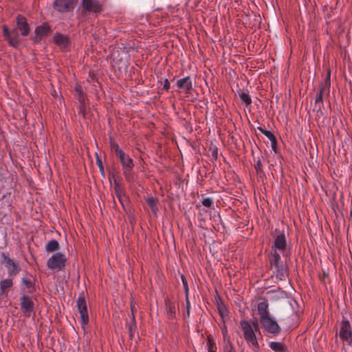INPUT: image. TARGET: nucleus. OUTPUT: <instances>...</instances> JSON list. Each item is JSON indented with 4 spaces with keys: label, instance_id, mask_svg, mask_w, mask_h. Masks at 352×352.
I'll return each instance as SVG.
<instances>
[{
    "label": "nucleus",
    "instance_id": "obj_1",
    "mask_svg": "<svg viewBox=\"0 0 352 352\" xmlns=\"http://www.w3.org/2000/svg\"><path fill=\"white\" fill-rule=\"evenodd\" d=\"M240 327L243 333L244 339L246 342L255 348L258 347V343L256 337V332L259 331L257 322L253 323V327L250 322L242 320L240 322Z\"/></svg>",
    "mask_w": 352,
    "mask_h": 352
},
{
    "label": "nucleus",
    "instance_id": "obj_2",
    "mask_svg": "<svg viewBox=\"0 0 352 352\" xmlns=\"http://www.w3.org/2000/svg\"><path fill=\"white\" fill-rule=\"evenodd\" d=\"M66 261L67 258L64 254L56 252L48 258L47 266L50 270L58 272L64 270Z\"/></svg>",
    "mask_w": 352,
    "mask_h": 352
},
{
    "label": "nucleus",
    "instance_id": "obj_3",
    "mask_svg": "<svg viewBox=\"0 0 352 352\" xmlns=\"http://www.w3.org/2000/svg\"><path fill=\"white\" fill-rule=\"evenodd\" d=\"M272 267L274 270L276 276L279 280H285L288 276L286 266L280 262V254H274L271 263Z\"/></svg>",
    "mask_w": 352,
    "mask_h": 352
},
{
    "label": "nucleus",
    "instance_id": "obj_4",
    "mask_svg": "<svg viewBox=\"0 0 352 352\" xmlns=\"http://www.w3.org/2000/svg\"><path fill=\"white\" fill-rule=\"evenodd\" d=\"M260 322L265 331L273 335H278L281 329L277 322L270 316L260 318Z\"/></svg>",
    "mask_w": 352,
    "mask_h": 352
},
{
    "label": "nucleus",
    "instance_id": "obj_5",
    "mask_svg": "<svg viewBox=\"0 0 352 352\" xmlns=\"http://www.w3.org/2000/svg\"><path fill=\"white\" fill-rule=\"evenodd\" d=\"M122 165L123 174L126 179H129L131 175V172L134 167L133 160L129 155L124 152L117 156Z\"/></svg>",
    "mask_w": 352,
    "mask_h": 352
},
{
    "label": "nucleus",
    "instance_id": "obj_6",
    "mask_svg": "<svg viewBox=\"0 0 352 352\" xmlns=\"http://www.w3.org/2000/svg\"><path fill=\"white\" fill-rule=\"evenodd\" d=\"M3 35L10 46L16 48L21 41L20 35L17 32V30L13 29L10 30L6 25L3 26Z\"/></svg>",
    "mask_w": 352,
    "mask_h": 352
},
{
    "label": "nucleus",
    "instance_id": "obj_7",
    "mask_svg": "<svg viewBox=\"0 0 352 352\" xmlns=\"http://www.w3.org/2000/svg\"><path fill=\"white\" fill-rule=\"evenodd\" d=\"M77 307L80 315V324L82 327L85 329V325L89 323V316L87 302L82 296H80L77 299Z\"/></svg>",
    "mask_w": 352,
    "mask_h": 352
},
{
    "label": "nucleus",
    "instance_id": "obj_8",
    "mask_svg": "<svg viewBox=\"0 0 352 352\" xmlns=\"http://www.w3.org/2000/svg\"><path fill=\"white\" fill-rule=\"evenodd\" d=\"M1 262L5 264L10 275L16 276L20 272V267L17 261L11 259L8 255L2 252L1 254Z\"/></svg>",
    "mask_w": 352,
    "mask_h": 352
},
{
    "label": "nucleus",
    "instance_id": "obj_9",
    "mask_svg": "<svg viewBox=\"0 0 352 352\" xmlns=\"http://www.w3.org/2000/svg\"><path fill=\"white\" fill-rule=\"evenodd\" d=\"M51 31L52 30L50 25L47 23H43L35 28L34 34L32 38V41L34 43H40Z\"/></svg>",
    "mask_w": 352,
    "mask_h": 352
},
{
    "label": "nucleus",
    "instance_id": "obj_10",
    "mask_svg": "<svg viewBox=\"0 0 352 352\" xmlns=\"http://www.w3.org/2000/svg\"><path fill=\"white\" fill-rule=\"evenodd\" d=\"M274 254L285 253L287 249V240L285 233L279 234L275 239L273 245Z\"/></svg>",
    "mask_w": 352,
    "mask_h": 352
},
{
    "label": "nucleus",
    "instance_id": "obj_11",
    "mask_svg": "<svg viewBox=\"0 0 352 352\" xmlns=\"http://www.w3.org/2000/svg\"><path fill=\"white\" fill-rule=\"evenodd\" d=\"M34 302L32 298L26 295H23L21 297V307L23 315L29 318L34 310Z\"/></svg>",
    "mask_w": 352,
    "mask_h": 352
},
{
    "label": "nucleus",
    "instance_id": "obj_12",
    "mask_svg": "<svg viewBox=\"0 0 352 352\" xmlns=\"http://www.w3.org/2000/svg\"><path fill=\"white\" fill-rule=\"evenodd\" d=\"M340 338L344 341H348L352 337V331L348 320H342L339 333Z\"/></svg>",
    "mask_w": 352,
    "mask_h": 352
},
{
    "label": "nucleus",
    "instance_id": "obj_13",
    "mask_svg": "<svg viewBox=\"0 0 352 352\" xmlns=\"http://www.w3.org/2000/svg\"><path fill=\"white\" fill-rule=\"evenodd\" d=\"M16 30L21 32L23 36H27L30 31L29 24L25 17L18 15L16 19Z\"/></svg>",
    "mask_w": 352,
    "mask_h": 352
},
{
    "label": "nucleus",
    "instance_id": "obj_14",
    "mask_svg": "<svg viewBox=\"0 0 352 352\" xmlns=\"http://www.w3.org/2000/svg\"><path fill=\"white\" fill-rule=\"evenodd\" d=\"M74 0H55L54 8L60 12H69L73 9Z\"/></svg>",
    "mask_w": 352,
    "mask_h": 352
},
{
    "label": "nucleus",
    "instance_id": "obj_15",
    "mask_svg": "<svg viewBox=\"0 0 352 352\" xmlns=\"http://www.w3.org/2000/svg\"><path fill=\"white\" fill-rule=\"evenodd\" d=\"M176 85L184 93L189 94L192 91V82L190 76H186L177 80Z\"/></svg>",
    "mask_w": 352,
    "mask_h": 352
},
{
    "label": "nucleus",
    "instance_id": "obj_16",
    "mask_svg": "<svg viewBox=\"0 0 352 352\" xmlns=\"http://www.w3.org/2000/svg\"><path fill=\"white\" fill-rule=\"evenodd\" d=\"M82 6L85 10L92 12H100L101 5L96 0H82Z\"/></svg>",
    "mask_w": 352,
    "mask_h": 352
},
{
    "label": "nucleus",
    "instance_id": "obj_17",
    "mask_svg": "<svg viewBox=\"0 0 352 352\" xmlns=\"http://www.w3.org/2000/svg\"><path fill=\"white\" fill-rule=\"evenodd\" d=\"M113 188H114L115 193H116V196L118 197L120 203L124 208V205L128 201V199L125 195V192H124L123 188L119 184V183L116 180L114 182Z\"/></svg>",
    "mask_w": 352,
    "mask_h": 352
},
{
    "label": "nucleus",
    "instance_id": "obj_18",
    "mask_svg": "<svg viewBox=\"0 0 352 352\" xmlns=\"http://www.w3.org/2000/svg\"><path fill=\"white\" fill-rule=\"evenodd\" d=\"M258 130L269 139L272 148L274 149L276 147V139L273 133L261 126L258 127Z\"/></svg>",
    "mask_w": 352,
    "mask_h": 352
},
{
    "label": "nucleus",
    "instance_id": "obj_19",
    "mask_svg": "<svg viewBox=\"0 0 352 352\" xmlns=\"http://www.w3.org/2000/svg\"><path fill=\"white\" fill-rule=\"evenodd\" d=\"M258 312L259 314V319L263 318V316H270L269 309H268V304L266 300H263L262 302H260L258 304Z\"/></svg>",
    "mask_w": 352,
    "mask_h": 352
},
{
    "label": "nucleus",
    "instance_id": "obj_20",
    "mask_svg": "<svg viewBox=\"0 0 352 352\" xmlns=\"http://www.w3.org/2000/svg\"><path fill=\"white\" fill-rule=\"evenodd\" d=\"M165 307L169 318H174L176 314V306L175 302H172L169 299H166Z\"/></svg>",
    "mask_w": 352,
    "mask_h": 352
},
{
    "label": "nucleus",
    "instance_id": "obj_21",
    "mask_svg": "<svg viewBox=\"0 0 352 352\" xmlns=\"http://www.w3.org/2000/svg\"><path fill=\"white\" fill-rule=\"evenodd\" d=\"M54 41L61 47H66L68 43L67 37L60 33H56L54 35Z\"/></svg>",
    "mask_w": 352,
    "mask_h": 352
},
{
    "label": "nucleus",
    "instance_id": "obj_22",
    "mask_svg": "<svg viewBox=\"0 0 352 352\" xmlns=\"http://www.w3.org/2000/svg\"><path fill=\"white\" fill-rule=\"evenodd\" d=\"M13 281L11 278H5L0 281L1 294H6V291L12 287Z\"/></svg>",
    "mask_w": 352,
    "mask_h": 352
},
{
    "label": "nucleus",
    "instance_id": "obj_23",
    "mask_svg": "<svg viewBox=\"0 0 352 352\" xmlns=\"http://www.w3.org/2000/svg\"><path fill=\"white\" fill-rule=\"evenodd\" d=\"M74 93H75L76 96H77L78 101L82 104H84L86 101V95H85L82 87L78 85H76L74 87Z\"/></svg>",
    "mask_w": 352,
    "mask_h": 352
},
{
    "label": "nucleus",
    "instance_id": "obj_24",
    "mask_svg": "<svg viewBox=\"0 0 352 352\" xmlns=\"http://www.w3.org/2000/svg\"><path fill=\"white\" fill-rule=\"evenodd\" d=\"M270 349L274 352H286L285 345L280 342H271L269 344Z\"/></svg>",
    "mask_w": 352,
    "mask_h": 352
},
{
    "label": "nucleus",
    "instance_id": "obj_25",
    "mask_svg": "<svg viewBox=\"0 0 352 352\" xmlns=\"http://www.w3.org/2000/svg\"><path fill=\"white\" fill-rule=\"evenodd\" d=\"M59 249V243L55 239L49 241L45 245V251L48 253L54 252Z\"/></svg>",
    "mask_w": 352,
    "mask_h": 352
},
{
    "label": "nucleus",
    "instance_id": "obj_26",
    "mask_svg": "<svg viewBox=\"0 0 352 352\" xmlns=\"http://www.w3.org/2000/svg\"><path fill=\"white\" fill-rule=\"evenodd\" d=\"M146 203L148 205V206L150 207L153 213L154 214H157V211H158L157 200L153 197H150L147 198Z\"/></svg>",
    "mask_w": 352,
    "mask_h": 352
},
{
    "label": "nucleus",
    "instance_id": "obj_27",
    "mask_svg": "<svg viewBox=\"0 0 352 352\" xmlns=\"http://www.w3.org/2000/svg\"><path fill=\"white\" fill-rule=\"evenodd\" d=\"M131 310L132 318H131V322L129 324V331L130 336H132L135 331V329H136V323H135V314H134V306L132 305H131Z\"/></svg>",
    "mask_w": 352,
    "mask_h": 352
},
{
    "label": "nucleus",
    "instance_id": "obj_28",
    "mask_svg": "<svg viewBox=\"0 0 352 352\" xmlns=\"http://www.w3.org/2000/svg\"><path fill=\"white\" fill-rule=\"evenodd\" d=\"M181 278H182L184 289L185 293H186V304H187V314L189 315V313H190V302H189L188 298V283H187L185 277L184 276V275H182Z\"/></svg>",
    "mask_w": 352,
    "mask_h": 352
},
{
    "label": "nucleus",
    "instance_id": "obj_29",
    "mask_svg": "<svg viewBox=\"0 0 352 352\" xmlns=\"http://www.w3.org/2000/svg\"><path fill=\"white\" fill-rule=\"evenodd\" d=\"M254 168L256 170V172L258 175H261L264 173L263 164L260 159H254Z\"/></svg>",
    "mask_w": 352,
    "mask_h": 352
},
{
    "label": "nucleus",
    "instance_id": "obj_30",
    "mask_svg": "<svg viewBox=\"0 0 352 352\" xmlns=\"http://www.w3.org/2000/svg\"><path fill=\"white\" fill-rule=\"evenodd\" d=\"M239 98L241 100L245 103L247 106L252 103V99L250 95L246 92H242L239 94Z\"/></svg>",
    "mask_w": 352,
    "mask_h": 352
},
{
    "label": "nucleus",
    "instance_id": "obj_31",
    "mask_svg": "<svg viewBox=\"0 0 352 352\" xmlns=\"http://www.w3.org/2000/svg\"><path fill=\"white\" fill-rule=\"evenodd\" d=\"M22 283L25 286V289H28V292H32L34 290V284L32 280L27 278H22Z\"/></svg>",
    "mask_w": 352,
    "mask_h": 352
},
{
    "label": "nucleus",
    "instance_id": "obj_32",
    "mask_svg": "<svg viewBox=\"0 0 352 352\" xmlns=\"http://www.w3.org/2000/svg\"><path fill=\"white\" fill-rule=\"evenodd\" d=\"M213 199L210 197H206L204 195H202L201 204L204 206L206 208H211L213 205Z\"/></svg>",
    "mask_w": 352,
    "mask_h": 352
},
{
    "label": "nucleus",
    "instance_id": "obj_33",
    "mask_svg": "<svg viewBox=\"0 0 352 352\" xmlns=\"http://www.w3.org/2000/svg\"><path fill=\"white\" fill-rule=\"evenodd\" d=\"M207 349L208 351L217 350L216 342L210 336H208L207 338Z\"/></svg>",
    "mask_w": 352,
    "mask_h": 352
},
{
    "label": "nucleus",
    "instance_id": "obj_34",
    "mask_svg": "<svg viewBox=\"0 0 352 352\" xmlns=\"http://www.w3.org/2000/svg\"><path fill=\"white\" fill-rule=\"evenodd\" d=\"M111 149L112 151L115 152V153L116 154V155H120L122 153H123L124 151L120 148V146H118V144L114 142H111Z\"/></svg>",
    "mask_w": 352,
    "mask_h": 352
},
{
    "label": "nucleus",
    "instance_id": "obj_35",
    "mask_svg": "<svg viewBox=\"0 0 352 352\" xmlns=\"http://www.w3.org/2000/svg\"><path fill=\"white\" fill-rule=\"evenodd\" d=\"M223 336V346L232 344L230 337L228 333L222 334Z\"/></svg>",
    "mask_w": 352,
    "mask_h": 352
},
{
    "label": "nucleus",
    "instance_id": "obj_36",
    "mask_svg": "<svg viewBox=\"0 0 352 352\" xmlns=\"http://www.w3.org/2000/svg\"><path fill=\"white\" fill-rule=\"evenodd\" d=\"M223 352H236L233 344L223 346Z\"/></svg>",
    "mask_w": 352,
    "mask_h": 352
},
{
    "label": "nucleus",
    "instance_id": "obj_37",
    "mask_svg": "<svg viewBox=\"0 0 352 352\" xmlns=\"http://www.w3.org/2000/svg\"><path fill=\"white\" fill-rule=\"evenodd\" d=\"M96 163H97V165H98V168L100 169V171L102 173H104L103 164H102L101 159L98 157V155H97Z\"/></svg>",
    "mask_w": 352,
    "mask_h": 352
},
{
    "label": "nucleus",
    "instance_id": "obj_38",
    "mask_svg": "<svg viewBox=\"0 0 352 352\" xmlns=\"http://www.w3.org/2000/svg\"><path fill=\"white\" fill-rule=\"evenodd\" d=\"M163 89L166 91H168L170 89V82H169L168 80L166 78L164 80V82L163 85Z\"/></svg>",
    "mask_w": 352,
    "mask_h": 352
},
{
    "label": "nucleus",
    "instance_id": "obj_39",
    "mask_svg": "<svg viewBox=\"0 0 352 352\" xmlns=\"http://www.w3.org/2000/svg\"><path fill=\"white\" fill-rule=\"evenodd\" d=\"M322 89H320V93L317 95V96L316 98V103H317L318 102H322Z\"/></svg>",
    "mask_w": 352,
    "mask_h": 352
},
{
    "label": "nucleus",
    "instance_id": "obj_40",
    "mask_svg": "<svg viewBox=\"0 0 352 352\" xmlns=\"http://www.w3.org/2000/svg\"><path fill=\"white\" fill-rule=\"evenodd\" d=\"M221 329L222 334L228 333V331L227 327L226 325H223L221 327Z\"/></svg>",
    "mask_w": 352,
    "mask_h": 352
},
{
    "label": "nucleus",
    "instance_id": "obj_41",
    "mask_svg": "<svg viewBox=\"0 0 352 352\" xmlns=\"http://www.w3.org/2000/svg\"><path fill=\"white\" fill-rule=\"evenodd\" d=\"M329 78H330V72L329 71L328 74H327V79H329Z\"/></svg>",
    "mask_w": 352,
    "mask_h": 352
},
{
    "label": "nucleus",
    "instance_id": "obj_42",
    "mask_svg": "<svg viewBox=\"0 0 352 352\" xmlns=\"http://www.w3.org/2000/svg\"><path fill=\"white\" fill-rule=\"evenodd\" d=\"M280 292L282 294V296H285V293L284 292Z\"/></svg>",
    "mask_w": 352,
    "mask_h": 352
},
{
    "label": "nucleus",
    "instance_id": "obj_43",
    "mask_svg": "<svg viewBox=\"0 0 352 352\" xmlns=\"http://www.w3.org/2000/svg\"><path fill=\"white\" fill-rule=\"evenodd\" d=\"M208 352H217L216 350H211L210 351H208Z\"/></svg>",
    "mask_w": 352,
    "mask_h": 352
},
{
    "label": "nucleus",
    "instance_id": "obj_44",
    "mask_svg": "<svg viewBox=\"0 0 352 352\" xmlns=\"http://www.w3.org/2000/svg\"><path fill=\"white\" fill-rule=\"evenodd\" d=\"M305 109H307V102L305 104Z\"/></svg>",
    "mask_w": 352,
    "mask_h": 352
}]
</instances>
